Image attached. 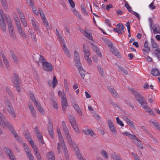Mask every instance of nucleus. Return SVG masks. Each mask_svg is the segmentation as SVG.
Listing matches in <instances>:
<instances>
[{
  "mask_svg": "<svg viewBox=\"0 0 160 160\" xmlns=\"http://www.w3.org/2000/svg\"><path fill=\"white\" fill-rule=\"evenodd\" d=\"M83 52L84 53V56L85 59L89 58L90 55V52L88 50V48L87 46L85 44L83 45Z\"/></svg>",
  "mask_w": 160,
  "mask_h": 160,
  "instance_id": "nucleus-19",
  "label": "nucleus"
},
{
  "mask_svg": "<svg viewBox=\"0 0 160 160\" xmlns=\"http://www.w3.org/2000/svg\"><path fill=\"white\" fill-rule=\"evenodd\" d=\"M19 80H14L13 81V84L18 92L20 91V88L19 85Z\"/></svg>",
  "mask_w": 160,
  "mask_h": 160,
  "instance_id": "nucleus-36",
  "label": "nucleus"
},
{
  "mask_svg": "<svg viewBox=\"0 0 160 160\" xmlns=\"http://www.w3.org/2000/svg\"><path fill=\"white\" fill-rule=\"evenodd\" d=\"M5 18L8 26L9 34L11 38H15L16 36L11 20L8 16H5Z\"/></svg>",
  "mask_w": 160,
  "mask_h": 160,
  "instance_id": "nucleus-4",
  "label": "nucleus"
},
{
  "mask_svg": "<svg viewBox=\"0 0 160 160\" xmlns=\"http://www.w3.org/2000/svg\"><path fill=\"white\" fill-rule=\"evenodd\" d=\"M122 133L123 135H126L128 137H129L131 138H133V137H135V135L134 134H132L127 131L122 132Z\"/></svg>",
  "mask_w": 160,
  "mask_h": 160,
  "instance_id": "nucleus-49",
  "label": "nucleus"
},
{
  "mask_svg": "<svg viewBox=\"0 0 160 160\" xmlns=\"http://www.w3.org/2000/svg\"><path fill=\"white\" fill-rule=\"evenodd\" d=\"M150 124L154 126L158 130L160 131V125L155 120H151L149 121Z\"/></svg>",
  "mask_w": 160,
  "mask_h": 160,
  "instance_id": "nucleus-24",
  "label": "nucleus"
},
{
  "mask_svg": "<svg viewBox=\"0 0 160 160\" xmlns=\"http://www.w3.org/2000/svg\"><path fill=\"white\" fill-rule=\"evenodd\" d=\"M91 45L92 46V48L93 50L95 52L97 55L99 56H102V55L100 53V51L98 47L97 46L92 43H91Z\"/></svg>",
  "mask_w": 160,
  "mask_h": 160,
  "instance_id": "nucleus-25",
  "label": "nucleus"
},
{
  "mask_svg": "<svg viewBox=\"0 0 160 160\" xmlns=\"http://www.w3.org/2000/svg\"><path fill=\"white\" fill-rule=\"evenodd\" d=\"M13 18L17 27L18 32L20 35L23 38H27V36L26 34L23 32V30L21 27L20 20L17 15H15L14 16Z\"/></svg>",
  "mask_w": 160,
  "mask_h": 160,
  "instance_id": "nucleus-5",
  "label": "nucleus"
},
{
  "mask_svg": "<svg viewBox=\"0 0 160 160\" xmlns=\"http://www.w3.org/2000/svg\"><path fill=\"white\" fill-rule=\"evenodd\" d=\"M48 129L51 137L53 138V128L52 124L50 123L48 124Z\"/></svg>",
  "mask_w": 160,
  "mask_h": 160,
  "instance_id": "nucleus-26",
  "label": "nucleus"
},
{
  "mask_svg": "<svg viewBox=\"0 0 160 160\" xmlns=\"http://www.w3.org/2000/svg\"><path fill=\"white\" fill-rule=\"evenodd\" d=\"M16 10L21 20L25 18V17L23 12L20 8H17Z\"/></svg>",
  "mask_w": 160,
  "mask_h": 160,
  "instance_id": "nucleus-35",
  "label": "nucleus"
},
{
  "mask_svg": "<svg viewBox=\"0 0 160 160\" xmlns=\"http://www.w3.org/2000/svg\"><path fill=\"white\" fill-rule=\"evenodd\" d=\"M151 43L152 47L153 48H157L159 47V45L153 39H151Z\"/></svg>",
  "mask_w": 160,
  "mask_h": 160,
  "instance_id": "nucleus-44",
  "label": "nucleus"
},
{
  "mask_svg": "<svg viewBox=\"0 0 160 160\" xmlns=\"http://www.w3.org/2000/svg\"><path fill=\"white\" fill-rule=\"evenodd\" d=\"M62 48L63 50L64 53L68 57H70V54L69 50L67 49V47L65 43H64L62 46Z\"/></svg>",
  "mask_w": 160,
  "mask_h": 160,
  "instance_id": "nucleus-39",
  "label": "nucleus"
},
{
  "mask_svg": "<svg viewBox=\"0 0 160 160\" xmlns=\"http://www.w3.org/2000/svg\"><path fill=\"white\" fill-rule=\"evenodd\" d=\"M46 61L45 60L44 58L41 55L40 56L39 61H37L36 62L39 65H40L39 62H41L42 65L43 63L44 62H46Z\"/></svg>",
  "mask_w": 160,
  "mask_h": 160,
  "instance_id": "nucleus-45",
  "label": "nucleus"
},
{
  "mask_svg": "<svg viewBox=\"0 0 160 160\" xmlns=\"http://www.w3.org/2000/svg\"><path fill=\"white\" fill-rule=\"evenodd\" d=\"M117 122L118 124L121 126L123 127L124 126V124L122 123V122L121 121L119 118L118 117H117L116 118Z\"/></svg>",
  "mask_w": 160,
  "mask_h": 160,
  "instance_id": "nucleus-55",
  "label": "nucleus"
},
{
  "mask_svg": "<svg viewBox=\"0 0 160 160\" xmlns=\"http://www.w3.org/2000/svg\"><path fill=\"white\" fill-rule=\"evenodd\" d=\"M63 129L64 132L65 137L68 143L71 144L72 142V140L71 136L69 134L65 122L63 121L62 122Z\"/></svg>",
  "mask_w": 160,
  "mask_h": 160,
  "instance_id": "nucleus-6",
  "label": "nucleus"
},
{
  "mask_svg": "<svg viewBox=\"0 0 160 160\" xmlns=\"http://www.w3.org/2000/svg\"><path fill=\"white\" fill-rule=\"evenodd\" d=\"M100 154L102 157L105 159H107L108 158V153L107 152L104 150H102L100 152Z\"/></svg>",
  "mask_w": 160,
  "mask_h": 160,
  "instance_id": "nucleus-42",
  "label": "nucleus"
},
{
  "mask_svg": "<svg viewBox=\"0 0 160 160\" xmlns=\"http://www.w3.org/2000/svg\"><path fill=\"white\" fill-rule=\"evenodd\" d=\"M108 124L112 133L114 135H116L117 132L116 128L114 125L110 120L108 119Z\"/></svg>",
  "mask_w": 160,
  "mask_h": 160,
  "instance_id": "nucleus-13",
  "label": "nucleus"
},
{
  "mask_svg": "<svg viewBox=\"0 0 160 160\" xmlns=\"http://www.w3.org/2000/svg\"><path fill=\"white\" fill-rule=\"evenodd\" d=\"M135 144L139 148L141 149H143V145L141 143V142L136 143Z\"/></svg>",
  "mask_w": 160,
  "mask_h": 160,
  "instance_id": "nucleus-64",
  "label": "nucleus"
},
{
  "mask_svg": "<svg viewBox=\"0 0 160 160\" xmlns=\"http://www.w3.org/2000/svg\"><path fill=\"white\" fill-rule=\"evenodd\" d=\"M33 0H34L28 1L26 2V3L28 4L29 6L31 7H33L35 5Z\"/></svg>",
  "mask_w": 160,
  "mask_h": 160,
  "instance_id": "nucleus-52",
  "label": "nucleus"
},
{
  "mask_svg": "<svg viewBox=\"0 0 160 160\" xmlns=\"http://www.w3.org/2000/svg\"><path fill=\"white\" fill-rule=\"evenodd\" d=\"M111 157L113 160H123L121 158L115 153H113L111 154Z\"/></svg>",
  "mask_w": 160,
  "mask_h": 160,
  "instance_id": "nucleus-43",
  "label": "nucleus"
},
{
  "mask_svg": "<svg viewBox=\"0 0 160 160\" xmlns=\"http://www.w3.org/2000/svg\"><path fill=\"white\" fill-rule=\"evenodd\" d=\"M28 106L32 116L34 118L35 117L36 115V111L32 104L31 103H28Z\"/></svg>",
  "mask_w": 160,
  "mask_h": 160,
  "instance_id": "nucleus-23",
  "label": "nucleus"
},
{
  "mask_svg": "<svg viewBox=\"0 0 160 160\" xmlns=\"http://www.w3.org/2000/svg\"><path fill=\"white\" fill-rule=\"evenodd\" d=\"M74 60L75 65L78 68V67H82L81 64L80 59H74Z\"/></svg>",
  "mask_w": 160,
  "mask_h": 160,
  "instance_id": "nucleus-50",
  "label": "nucleus"
},
{
  "mask_svg": "<svg viewBox=\"0 0 160 160\" xmlns=\"http://www.w3.org/2000/svg\"><path fill=\"white\" fill-rule=\"evenodd\" d=\"M109 91L111 92L112 95L114 97H118V95L113 88L111 86L108 88Z\"/></svg>",
  "mask_w": 160,
  "mask_h": 160,
  "instance_id": "nucleus-37",
  "label": "nucleus"
},
{
  "mask_svg": "<svg viewBox=\"0 0 160 160\" xmlns=\"http://www.w3.org/2000/svg\"><path fill=\"white\" fill-rule=\"evenodd\" d=\"M156 6L154 4V3L152 2L149 5V8L151 10H153L156 8Z\"/></svg>",
  "mask_w": 160,
  "mask_h": 160,
  "instance_id": "nucleus-58",
  "label": "nucleus"
},
{
  "mask_svg": "<svg viewBox=\"0 0 160 160\" xmlns=\"http://www.w3.org/2000/svg\"><path fill=\"white\" fill-rule=\"evenodd\" d=\"M1 55L3 60V62L6 68L7 69H8L10 68V65L9 64L8 60L3 53H1Z\"/></svg>",
  "mask_w": 160,
  "mask_h": 160,
  "instance_id": "nucleus-22",
  "label": "nucleus"
},
{
  "mask_svg": "<svg viewBox=\"0 0 160 160\" xmlns=\"http://www.w3.org/2000/svg\"><path fill=\"white\" fill-rule=\"evenodd\" d=\"M73 12L78 19L80 20H82V17L80 14L76 10H73Z\"/></svg>",
  "mask_w": 160,
  "mask_h": 160,
  "instance_id": "nucleus-48",
  "label": "nucleus"
},
{
  "mask_svg": "<svg viewBox=\"0 0 160 160\" xmlns=\"http://www.w3.org/2000/svg\"><path fill=\"white\" fill-rule=\"evenodd\" d=\"M35 105L37 107L38 111L40 112L41 114L43 115L44 114V111L42 107L41 106V104L39 102H38Z\"/></svg>",
  "mask_w": 160,
  "mask_h": 160,
  "instance_id": "nucleus-33",
  "label": "nucleus"
},
{
  "mask_svg": "<svg viewBox=\"0 0 160 160\" xmlns=\"http://www.w3.org/2000/svg\"><path fill=\"white\" fill-rule=\"evenodd\" d=\"M131 91L134 95L136 99L140 103L142 108L145 110L148 108L147 103L145 102L144 97L141 96L137 91L132 89Z\"/></svg>",
  "mask_w": 160,
  "mask_h": 160,
  "instance_id": "nucleus-3",
  "label": "nucleus"
},
{
  "mask_svg": "<svg viewBox=\"0 0 160 160\" xmlns=\"http://www.w3.org/2000/svg\"><path fill=\"white\" fill-rule=\"evenodd\" d=\"M108 47L111 52L113 54L119 58L121 57L120 54L118 52L117 50L115 48L112 44L111 43L109 44L108 45Z\"/></svg>",
  "mask_w": 160,
  "mask_h": 160,
  "instance_id": "nucleus-11",
  "label": "nucleus"
},
{
  "mask_svg": "<svg viewBox=\"0 0 160 160\" xmlns=\"http://www.w3.org/2000/svg\"><path fill=\"white\" fill-rule=\"evenodd\" d=\"M113 30L115 32L118 33V34H122L121 31L118 28H114Z\"/></svg>",
  "mask_w": 160,
  "mask_h": 160,
  "instance_id": "nucleus-60",
  "label": "nucleus"
},
{
  "mask_svg": "<svg viewBox=\"0 0 160 160\" xmlns=\"http://www.w3.org/2000/svg\"><path fill=\"white\" fill-rule=\"evenodd\" d=\"M4 151L7 153L11 160H16L15 157L12 152L11 150L8 148H5Z\"/></svg>",
  "mask_w": 160,
  "mask_h": 160,
  "instance_id": "nucleus-15",
  "label": "nucleus"
},
{
  "mask_svg": "<svg viewBox=\"0 0 160 160\" xmlns=\"http://www.w3.org/2000/svg\"><path fill=\"white\" fill-rule=\"evenodd\" d=\"M84 36H85L86 38H87L88 39L91 40H93L92 35V33L90 32H88L87 31H84Z\"/></svg>",
  "mask_w": 160,
  "mask_h": 160,
  "instance_id": "nucleus-41",
  "label": "nucleus"
},
{
  "mask_svg": "<svg viewBox=\"0 0 160 160\" xmlns=\"http://www.w3.org/2000/svg\"><path fill=\"white\" fill-rule=\"evenodd\" d=\"M32 148L34 152L35 153L34 154L36 155L37 160H42L40 154L38 152V150L35 145L32 146Z\"/></svg>",
  "mask_w": 160,
  "mask_h": 160,
  "instance_id": "nucleus-18",
  "label": "nucleus"
},
{
  "mask_svg": "<svg viewBox=\"0 0 160 160\" xmlns=\"http://www.w3.org/2000/svg\"><path fill=\"white\" fill-rule=\"evenodd\" d=\"M57 132L58 134V138L59 142L58 143L57 150L58 154H60L61 151V148L63 150L64 154L66 158L68 157V154L66 147L61 132L60 128H57Z\"/></svg>",
  "mask_w": 160,
  "mask_h": 160,
  "instance_id": "nucleus-2",
  "label": "nucleus"
},
{
  "mask_svg": "<svg viewBox=\"0 0 160 160\" xmlns=\"http://www.w3.org/2000/svg\"><path fill=\"white\" fill-rule=\"evenodd\" d=\"M152 74L155 76H159L160 73L159 70L157 68H153L152 70Z\"/></svg>",
  "mask_w": 160,
  "mask_h": 160,
  "instance_id": "nucleus-40",
  "label": "nucleus"
},
{
  "mask_svg": "<svg viewBox=\"0 0 160 160\" xmlns=\"http://www.w3.org/2000/svg\"><path fill=\"white\" fill-rule=\"evenodd\" d=\"M30 34L31 36L32 39L35 42H36L37 39L36 38V35L34 33L30 32Z\"/></svg>",
  "mask_w": 160,
  "mask_h": 160,
  "instance_id": "nucleus-62",
  "label": "nucleus"
},
{
  "mask_svg": "<svg viewBox=\"0 0 160 160\" xmlns=\"http://www.w3.org/2000/svg\"><path fill=\"white\" fill-rule=\"evenodd\" d=\"M74 59H80L79 55L78 52L75 51L74 52Z\"/></svg>",
  "mask_w": 160,
  "mask_h": 160,
  "instance_id": "nucleus-61",
  "label": "nucleus"
},
{
  "mask_svg": "<svg viewBox=\"0 0 160 160\" xmlns=\"http://www.w3.org/2000/svg\"><path fill=\"white\" fill-rule=\"evenodd\" d=\"M12 57L14 60V62L16 63H17L18 62V60L16 56V55L13 53V52H12Z\"/></svg>",
  "mask_w": 160,
  "mask_h": 160,
  "instance_id": "nucleus-53",
  "label": "nucleus"
},
{
  "mask_svg": "<svg viewBox=\"0 0 160 160\" xmlns=\"http://www.w3.org/2000/svg\"><path fill=\"white\" fill-rule=\"evenodd\" d=\"M144 48L143 50L147 53H148L150 51V48L148 46V42L147 41H145L144 44Z\"/></svg>",
  "mask_w": 160,
  "mask_h": 160,
  "instance_id": "nucleus-29",
  "label": "nucleus"
},
{
  "mask_svg": "<svg viewBox=\"0 0 160 160\" xmlns=\"http://www.w3.org/2000/svg\"><path fill=\"white\" fill-rule=\"evenodd\" d=\"M152 29L154 34H160V28L158 25H154L152 27Z\"/></svg>",
  "mask_w": 160,
  "mask_h": 160,
  "instance_id": "nucleus-31",
  "label": "nucleus"
},
{
  "mask_svg": "<svg viewBox=\"0 0 160 160\" xmlns=\"http://www.w3.org/2000/svg\"><path fill=\"white\" fill-rule=\"evenodd\" d=\"M29 96L30 98V99L32 100V101L33 102L34 104L35 105L38 102V101H37L33 93H30L29 94Z\"/></svg>",
  "mask_w": 160,
  "mask_h": 160,
  "instance_id": "nucleus-46",
  "label": "nucleus"
},
{
  "mask_svg": "<svg viewBox=\"0 0 160 160\" xmlns=\"http://www.w3.org/2000/svg\"><path fill=\"white\" fill-rule=\"evenodd\" d=\"M31 20V23L34 30L36 31H38L39 30V27L38 23L35 20V19L33 17H32Z\"/></svg>",
  "mask_w": 160,
  "mask_h": 160,
  "instance_id": "nucleus-21",
  "label": "nucleus"
},
{
  "mask_svg": "<svg viewBox=\"0 0 160 160\" xmlns=\"http://www.w3.org/2000/svg\"><path fill=\"white\" fill-rule=\"evenodd\" d=\"M68 118L69 122L71 123L72 128L74 130L75 132L77 133H79V130L76 124L74 117L71 115H69Z\"/></svg>",
  "mask_w": 160,
  "mask_h": 160,
  "instance_id": "nucleus-8",
  "label": "nucleus"
},
{
  "mask_svg": "<svg viewBox=\"0 0 160 160\" xmlns=\"http://www.w3.org/2000/svg\"><path fill=\"white\" fill-rule=\"evenodd\" d=\"M57 83H58V80L57 79V78L55 76H54L53 77V81H52V83L51 81H50L48 82V84L50 86H51V85L52 84V87L54 88L56 87Z\"/></svg>",
  "mask_w": 160,
  "mask_h": 160,
  "instance_id": "nucleus-27",
  "label": "nucleus"
},
{
  "mask_svg": "<svg viewBox=\"0 0 160 160\" xmlns=\"http://www.w3.org/2000/svg\"><path fill=\"white\" fill-rule=\"evenodd\" d=\"M35 131L36 136L39 142L42 144L44 143V142L43 138V136L42 133L40 132L38 128L37 127L35 128Z\"/></svg>",
  "mask_w": 160,
  "mask_h": 160,
  "instance_id": "nucleus-12",
  "label": "nucleus"
},
{
  "mask_svg": "<svg viewBox=\"0 0 160 160\" xmlns=\"http://www.w3.org/2000/svg\"><path fill=\"white\" fill-rule=\"evenodd\" d=\"M78 70L82 78H84L85 75V71L82 67H78Z\"/></svg>",
  "mask_w": 160,
  "mask_h": 160,
  "instance_id": "nucleus-38",
  "label": "nucleus"
},
{
  "mask_svg": "<svg viewBox=\"0 0 160 160\" xmlns=\"http://www.w3.org/2000/svg\"><path fill=\"white\" fill-rule=\"evenodd\" d=\"M117 26V27H118L119 28V29L121 31H122L124 28V27L122 24H121L120 23L118 24Z\"/></svg>",
  "mask_w": 160,
  "mask_h": 160,
  "instance_id": "nucleus-56",
  "label": "nucleus"
},
{
  "mask_svg": "<svg viewBox=\"0 0 160 160\" xmlns=\"http://www.w3.org/2000/svg\"><path fill=\"white\" fill-rule=\"evenodd\" d=\"M58 96L61 97V98H65L66 97L65 93L64 92H61L60 91H58Z\"/></svg>",
  "mask_w": 160,
  "mask_h": 160,
  "instance_id": "nucleus-47",
  "label": "nucleus"
},
{
  "mask_svg": "<svg viewBox=\"0 0 160 160\" xmlns=\"http://www.w3.org/2000/svg\"><path fill=\"white\" fill-rule=\"evenodd\" d=\"M42 66L43 69L47 72H51L54 69V67L52 64L47 62L43 63Z\"/></svg>",
  "mask_w": 160,
  "mask_h": 160,
  "instance_id": "nucleus-10",
  "label": "nucleus"
},
{
  "mask_svg": "<svg viewBox=\"0 0 160 160\" xmlns=\"http://www.w3.org/2000/svg\"><path fill=\"white\" fill-rule=\"evenodd\" d=\"M5 117L3 115L2 113L0 112V125L3 128L7 127L11 131L16 140L18 142H21L22 141L21 138L16 132L12 125L8 122H5Z\"/></svg>",
  "mask_w": 160,
  "mask_h": 160,
  "instance_id": "nucleus-1",
  "label": "nucleus"
},
{
  "mask_svg": "<svg viewBox=\"0 0 160 160\" xmlns=\"http://www.w3.org/2000/svg\"><path fill=\"white\" fill-rule=\"evenodd\" d=\"M24 135L25 138L28 141L32 147L35 145L33 141L32 140L30 134L28 132H26L24 134Z\"/></svg>",
  "mask_w": 160,
  "mask_h": 160,
  "instance_id": "nucleus-16",
  "label": "nucleus"
},
{
  "mask_svg": "<svg viewBox=\"0 0 160 160\" xmlns=\"http://www.w3.org/2000/svg\"><path fill=\"white\" fill-rule=\"evenodd\" d=\"M72 104L73 106L76 111L80 115H82V112L81 109H80L78 105L75 101L72 102Z\"/></svg>",
  "mask_w": 160,
  "mask_h": 160,
  "instance_id": "nucleus-20",
  "label": "nucleus"
},
{
  "mask_svg": "<svg viewBox=\"0 0 160 160\" xmlns=\"http://www.w3.org/2000/svg\"><path fill=\"white\" fill-rule=\"evenodd\" d=\"M61 99V105L62 110L65 111L67 107L68 106V104L67 101L66 97Z\"/></svg>",
  "mask_w": 160,
  "mask_h": 160,
  "instance_id": "nucleus-17",
  "label": "nucleus"
},
{
  "mask_svg": "<svg viewBox=\"0 0 160 160\" xmlns=\"http://www.w3.org/2000/svg\"><path fill=\"white\" fill-rule=\"evenodd\" d=\"M125 6L129 12H131V11H132L131 10V7L129 6L127 2H126L125 3Z\"/></svg>",
  "mask_w": 160,
  "mask_h": 160,
  "instance_id": "nucleus-59",
  "label": "nucleus"
},
{
  "mask_svg": "<svg viewBox=\"0 0 160 160\" xmlns=\"http://www.w3.org/2000/svg\"><path fill=\"white\" fill-rule=\"evenodd\" d=\"M64 84L65 90H68L69 88L68 87V85L67 83V81L65 80H64Z\"/></svg>",
  "mask_w": 160,
  "mask_h": 160,
  "instance_id": "nucleus-63",
  "label": "nucleus"
},
{
  "mask_svg": "<svg viewBox=\"0 0 160 160\" xmlns=\"http://www.w3.org/2000/svg\"><path fill=\"white\" fill-rule=\"evenodd\" d=\"M98 69L100 74L102 76L103 74V71L102 68L99 66H98Z\"/></svg>",
  "mask_w": 160,
  "mask_h": 160,
  "instance_id": "nucleus-57",
  "label": "nucleus"
},
{
  "mask_svg": "<svg viewBox=\"0 0 160 160\" xmlns=\"http://www.w3.org/2000/svg\"><path fill=\"white\" fill-rule=\"evenodd\" d=\"M4 15V12L2 9H0V27L2 30L4 32L6 31V26L5 24L3 15Z\"/></svg>",
  "mask_w": 160,
  "mask_h": 160,
  "instance_id": "nucleus-9",
  "label": "nucleus"
},
{
  "mask_svg": "<svg viewBox=\"0 0 160 160\" xmlns=\"http://www.w3.org/2000/svg\"><path fill=\"white\" fill-rule=\"evenodd\" d=\"M5 107L7 110L9 112L11 115L14 118L16 117V114L14 111L12 106L11 104L9 102L7 101L5 102Z\"/></svg>",
  "mask_w": 160,
  "mask_h": 160,
  "instance_id": "nucleus-7",
  "label": "nucleus"
},
{
  "mask_svg": "<svg viewBox=\"0 0 160 160\" xmlns=\"http://www.w3.org/2000/svg\"><path fill=\"white\" fill-rule=\"evenodd\" d=\"M46 156L48 160H55V156L52 152H48L47 153Z\"/></svg>",
  "mask_w": 160,
  "mask_h": 160,
  "instance_id": "nucleus-30",
  "label": "nucleus"
},
{
  "mask_svg": "<svg viewBox=\"0 0 160 160\" xmlns=\"http://www.w3.org/2000/svg\"><path fill=\"white\" fill-rule=\"evenodd\" d=\"M42 20L44 25L46 27L47 30L51 29L52 27L51 25L48 24V22L46 18H42Z\"/></svg>",
  "mask_w": 160,
  "mask_h": 160,
  "instance_id": "nucleus-28",
  "label": "nucleus"
},
{
  "mask_svg": "<svg viewBox=\"0 0 160 160\" xmlns=\"http://www.w3.org/2000/svg\"><path fill=\"white\" fill-rule=\"evenodd\" d=\"M2 6L4 10L8 9V5L6 0H0Z\"/></svg>",
  "mask_w": 160,
  "mask_h": 160,
  "instance_id": "nucleus-34",
  "label": "nucleus"
},
{
  "mask_svg": "<svg viewBox=\"0 0 160 160\" xmlns=\"http://www.w3.org/2000/svg\"><path fill=\"white\" fill-rule=\"evenodd\" d=\"M84 133L86 135H89L91 136L96 137V135L93 132V131L90 129H87L84 130Z\"/></svg>",
  "mask_w": 160,
  "mask_h": 160,
  "instance_id": "nucleus-32",
  "label": "nucleus"
},
{
  "mask_svg": "<svg viewBox=\"0 0 160 160\" xmlns=\"http://www.w3.org/2000/svg\"><path fill=\"white\" fill-rule=\"evenodd\" d=\"M146 111L149 113V115L152 116H154L155 113L149 107L147 109L145 110Z\"/></svg>",
  "mask_w": 160,
  "mask_h": 160,
  "instance_id": "nucleus-51",
  "label": "nucleus"
},
{
  "mask_svg": "<svg viewBox=\"0 0 160 160\" xmlns=\"http://www.w3.org/2000/svg\"><path fill=\"white\" fill-rule=\"evenodd\" d=\"M23 147L25 150L27 154L29 160H34V157L32 155L30 151L28 148L27 145L25 143H23Z\"/></svg>",
  "mask_w": 160,
  "mask_h": 160,
  "instance_id": "nucleus-14",
  "label": "nucleus"
},
{
  "mask_svg": "<svg viewBox=\"0 0 160 160\" xmlns=\"http://www.w3.org/2000/svg\"><path fill=\"white\" fill-rule=\"evenodd\" d=\"M128 125L131 126L132 127L134 128V123L133 121H131L129 119H128L127 121H126Z\"/></svg>",
  "mask_w": 160,
  "mask_h": 160,
  "instance_id": "nucleus-54",
  "label": "nucleus"
}]
</instances>
